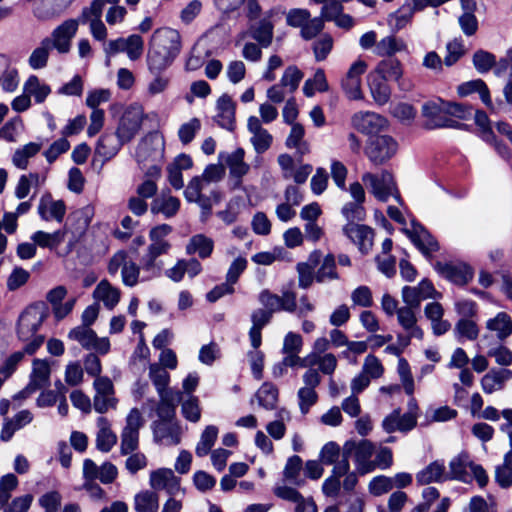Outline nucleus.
Wrapping results in <instances>:
<instances>
[{
	"mask_svg": "<svg viewBox=\"0 0 512 512\" xmlns=\"http://www.w3.org/2000/svg\"><path fill=\"white\" fill-rule=\"evenodd\" d=\"M181 50V37L177 30L161 28L154 31L147 53L149 72H163L169 68Z\"/></svg>",
	"mask_w": 512,
	"mask_h": 512,
	"instance_id": "1",
	"label": "nucleus"
},
{
	"mask_svg": "<svg viewBox=\"0 0 512 512\" xmlns=\"http://www.w3.org/2000/svg\"><path fill=\"white\" fill-rule=\"evenodd\" d=\"M464 110L461 105L444 102L441 99L431 100L423 104L422 115L427 129L454 128L458 122L451 118H461Z\"/></svg>",
	"mask_w": 512,
	"mask_h": 512,
	"instance_id": "2",
	"label": "nucleus"
},
{
	"mask_svg": "<svg viewBox=\"0 0 512 512\" xmlns=\"http://www.w3.org/2000/svg\"><path fill=\"white\" fill-rule=\"evenodd\" d=\"M47 317V311L41 306H30L23 311L18 321V336L23 341L32 339L25 352L33 354L43 343V336H35L36 331Z\"/></svg>",
	"mask_w": 512,
	"mask_h": 512,
	"instance_id": "3",
	"label": "nucleus"
},
{
	"mask_svg": "<svg viewBox=\"0 0 512 512\" xmlns=\"http://www.w3.org/2000/svg\"><path fill=\"white\" fill-rule=\"evenodd\" d=\"M375 452V446L369 440L347 441L343 445L342 455L340 460L349 462V458L354 454V462L356 470L359 474L365 475L375 470V463L372 456Z\"/></svg>",
	"mask_w": 512,
	"mask_h": 512,
	"instance_id": "4",
	"label": "nucleus"
},
{
	"mask_svg": "<svg viewBox=\"0 0 512 512\" xmlns=\"http://www.w3.org/2000/svg\"><path fill=\"white\" fill-rule=\"evenodd\" d=\"M361 179L379 201L386 202L393 196L400 204L402 203L393 176L387 170L380 174L364 173Z\"/></svg>",
	"mask_w": 512,
	"mask_h": 512,
	"instance_id": "5",
	"label": "nucleus"
},
{
	"mask_svg": "<svg viewBox=\"0 0 512 512\" xmlns=\"http://www.w3.org/2000/svg\"><path fill=\"white\" fill-rule=\"evenodd\" d=\"M397 141L390 135L372 136L365 145V155L374 165H382L396 155Z\"/></svg>",
	"mask_w": 512,
	"mask_h": 512,
	"instance_id": "6",
	"label": "nucleus"
},
{
	"mask_svg": "<svg viewBox=\"0 0 512 512\" xmlns=\"http://www.w3.org/2000/svg\"><path fill=\"white\" fill-rule=\"evenodd\" d=\"M107 270L111 276H115L121 270L122 283L127 287H134L139 282L140 266L124 250L113 254L109 260Z\"/></svg>",
	"mask_w": 512,
	"mask_h": 512,
	"instance_id": "7",
	"label": "nucleus"
},
{
	"mask_svg": "<svg viewBox=\"0 0 512 512\" xmlns=\"http://www.w3.org/2000/svg\"><path fill=\"white\" fill-rule=\"evenodd\" d=\"M164 139L158 132L146 134L138 143L135 158L140 165L160 162L164 155Z\"/></svg>",
	"mask_w": 512,
	"mask_h": 512,
	"instance_id": "8",
	"label": "nucleus"
},
{
	"mask_svg": "<svg viewBox=\"0 0 512 512\" xmlns=\"http://www.w3.org/2000/svg\"><path fill=\"white\" fill-rule=\"evenodd\" d=\"M79 25V18L66 19L53 29L49 37L44 39H48L49 45L59 54H67L71 50L72 40L77 34Z\"/></svg>",
	"mask_w": 512,
	"mask_h": 512,
	"instance_id": "9",
	"label": "nucleus"
},
{
	"mask_svg": "<svg viewBox=\"0 0 512 512\" xmlns=\"http://www.w3.org/2000/svg\"><path fill=\"white\" fill-rule=\"evenodd\" d=\"M103 10V0H92L89 6L82 9L78 17L80 24H89L90 33L97 41H105L107 38V28L101 20Z\"/></svg>",
	"mask_w": 512,
	"mask_h": 512,
	"instance_id": "10",
	"label": "nucleus"
},
{
	"mask_svg": "<svg viewBox=\"0 0 512 512\" xmlns=\"http://www.w3.org/2000/svg\"><path fill=\"white\" fill-rule=\"evenodd\" d=\"M68 338L78 342L86 350H95L101 355L110 351V341L107 337H98L96 332L86 325L71 329Z\"/></svg>",
	"mask_w": 512,
	"mask_h": 512,
	"instance_id": "11",
	"label": "nucleus"
},
{
	"mask_svg": "<svg viewBox=\"0 0 512 512\" xmlns=\"http://www.w3.org/2000/svg\"><path fill=\"white\" fill-rule=\"evenodd\" d=\"M93 387L95 389L93 408L96 412L104 414L110 409H116L118 400L115 397L114 385L110 378L97 377Z\"/></svg>",
	"mask_w": 512,
	"mask_h": 512,
	"instance_id": "12",
	"label": "nucleus"
},
{
	"mask_svg": "<svg viewBox=\"0 0 512 512\" xmlns=\"http://www.w3.org/2000/svg\"><path fill=\"white\" fill-rule=\"evenodd\" d=\"M143 119V112L138 107L130 106L124 111L116 129V135L121 142L126 144L135 138L142 127Z\"/></svg>",
	"mask_w": 512,
	"mask_h": 512,
	"instance_id": "13",
	"label": "nucleus"
},
{
	"mask_svg": "<svg viewBox=\"0 0 512 512\" xmlns=\"http://www.w3.org/2000/svg\"><path fill=\"white\" fill-rule=\"evenodd\" d=\"M258 299L264 311H269L271 315L278 311L296 312V293L293 291H283L279 296L265 289L260 292Z\"/></svg>",
	"mask_w": 512,
	"mask_h": 512,
	"instance_id": "14",
	"label": "nucleus"
},
{
	"mask_svg": "<svg viewBox=\"0 0 512 512\" xmlns=\"http://www.w3.org/2000/svg\"><path fill=\"white\" fill-rule=\"evenodd\" d=\"M204 189L202 186H199L197 179H191L184 190V197L188 202L197 203L202 209V215L208 217L213 204L220 202L221 193L216 189H212L210 195H205L202 193Z\"/></svg>",
	"mask_w": 512,
	"mask_h": 512,
	"instance_id": "15",
	"label": "nucleus"
},
{
	"mask_svg": "<svg viewBox=\"0 0 512 512\" xmlns=\"http://www.w3.org/2000/svg\"><path fill=\"white\" fill-rule=\"evenodd\" d=\"M352 125L363 134L378 136V133L388 129V120L375 112H357L352 117Z\"/></svg>",
	"mask_w": 512,
	"mask_h": 512,
	"instance_id": "16",
	"label": "nucleus"
},
{
	"mask_svg": "<svg viewBox=\"0 0 512 512\" xmlns=\"http://www.w3.org/2000/svg\"><path fill=\"white\" fill-rule=\"evenodd\" d=\"M94 214L95 208L91 204L73 211L68 216L67 223L63 230H66V233H72L74 240H78L87 231Z\"/></svg>",
	"mask_w": 512,
	"mask_h": 512,
	"instance_id": "17",
	"label": "nucleus"
},
{
	"mask_svg": "<svg viewBox=\"0 0 512 512\" xmlns=\"http://www.w3.org/2000/svg\"><path fill=\"white\" fill-rule=\"evenodd\" d=\"M403 232L426 257L439 249L436 239L419 223L412 221V227L404 228Z\"/></svg>",
	"mask_w": 512,
	"mask_h": 512,
	"instance_id": "18",
	"label": "nucleus"
},
{
	"mask_svg": "<svg viewBox=\"0 0 512 512\" xmlns=\"http://www.w3.org/2000/svg\"><path fill=\"white\" fill-rule=\"evenodd\" d=\"M69 7L66 0H38L33 4L32 15L40 22L51 21L62 16Z\"/></svg>",
	"mask_w": 512,
	"mask_h": 512,
	"instance_id": "19",
	"label": "nucleus"
},
{
	"mask_svg": "<svg viewBox=\"0 0 512 512\" xmlns=\"http://www.w3.org/2000/svg\"><path fill=\"white\" fill-rule=\"evenodd\" d=\"M149 483L154 490H165L170 496H176L182 491L180 479L169 468L152 471Z\"/></svg>",
	"mask_w": 512,
	"mask_h": 512,
	"instance_id": "20",
	"label": "nucleus"
},
{
	"mask_svg": "<svg viewBox=\"0 0 512 512\" xmlns=\"http://www.w3.org/2000/svg\"><path fill=\"white\" fill-rule=\"evenodd\" d=\"M343 233L358 246L362 253H368L373 245L374 232L366 226L358 223H347L343 227Z\"/></svg>",
	"mask_w": 512,
	"mask_h": 512,
	"instance_id": "21",
	"label": "nucleus"
},
{
	"mask_svg": "<svg viewBox=\"0 0 512 512\" xmlns=\"http://www.w3.org/2000/svg\"><path fill=\"white\" fill-rule=\"evenodd\" d=\"M153 434L156 442L177 445L181 440V427L174 420H158L153 424Z\"/></svg>",
	"mask_w": 512,
	"mask_h": 512,
	"instance_id": "22",
	"label": "nucleus"
},
{
	"mask_svg": "<svg viewBox=\"0 0 512 512\" xmlns=\"http://www.w3.org/2000/svg\"><path fill=\"white\" fill-rule=\"evenodd\" d=\"M435 270L444 278L457 285H464L472 279L470 267L464 263L437 262Z\"/></svg>",
	"mask_w": 512,
	"mask_h": 512,
	"instance_id": "23",
	"label": "nucleus"
},
{
	"mask_svg": "<svg viewBox=\"0 0 512 512\" xmlns=\"http://www.w3.org/2000/svg\"><path fill=\"white\" fill-rule=\"evenodd\" d=\"M38 214L45 221L61 223L66 214V205L63 200H54L51 194L46 193L40 198Z\"/></svg>",
	"mask_w": 512,
	"mask_h": 512,
	"instance_id": "24",
	"label": "nucleus"
},
{
	"mask_svg": "<svg viewBox=\"0 0 512 512\" xmlns=\"http://www.w3.org/2000/svg\"><path fill=\"white\" fill-rule=\"evenodd\" d=\"M248 131L252 134L251 143L258 154L267 151L271 144L272 135L262 127L261 120L256 116H250L247 122Z\"/></svg>",
	"mask_w": 512,
	"mask_h": 512,
	"instance_id": "25",
	"label": "nucleus"
},
{
	"mask_svg": "<svg viewBox=\"0 0 512 512\" xmlns=\"http://www.w3.org/2000/svg\"><path fill=\"white\" fill-rule=\"evenodd\" d=\"M172 232V227L168 224H160L153 227L149 232L151 243L147 248V252L158 258L167 254L171 248V244L165 240V237Z\"/></svg>",
	"mask_w": 512,
	"mask_h": 512,
	"instance_id": "26",
	"label": "nucleus"
},
{
	"mask_svg": "<svg viewBox=\"0 0 512 512\" xmlns=\"http://www.w3.org/2000/svg\"><path fill=\"white\" fill-rule=\"evenodd\" d=\"M422 10L424 8H417L415 2L406 1L398 10L389 14L388 25L394 32H398L412 21L415 12Z\"/></svg>",
	"mask_w": 512,
	"mask_h": 512,
	"instance_id": "27",
	"label": "nucleus"
},
{
	"mask_svg": "<svg viewBox=\"0 0 512 512\" xmlns=\"http://www.w3.org/2000/svg\"><path fill=\"white\" fill-rule=\"evenodd\" d=\"M215 120L219 126L233 130L235 124V105L231 97L224 94L217 100Z\"/></svg>",
	"mask_w": 512,
	"mask_h": 512,
	"instance_id": "28",
	"label": "nucleus"
},
{
	"mask_svg": "<svg viewBox=\"0 0 512 512\" xmlns=\"http://www.w3.org/2000/svg\"><path fill=\"white\" fill-rule=\"evenodd\" d=\"M349 468L350 463L346 460H340L335 464V466H333L331 475L326 478L322 484V492L325 496H338L341 489L340 478L343 477L345 473H347Z\"/></svg>",
	"mask_w": 512,
	"mask_h": 512,
	"instance_id": "29",
	"label": "nucleus"
},
{
	"mask_svg": "<svg viewBox=\"0 0 512 512\" xmlns=\"http://www.w3.org/2000/svg\"><path fill=\"white\" fill-rule=\"evenodd\" d=\"M180 205L177 197L162 193L153 199L150 211L154 215L162 214L165 218H172L178 213Z\"/></svg>",
	"mask_w": 512,
	"mask_h": 512,
	"instance_id": "30",
	"label": "nucleus"
},
{
	"mask_svg": "<svg viewBox=\"0 0 512 512\" xmlns=\"http://www.w3.org/2000/svg\"><path fill=\"white\" fill-rule=\"evenodd\" d=\"M272 315L262 308L254 310L251 314L252 326L249 330V339L253 348H259L262 343V329L271 321Z\"/></svg>",
	"mask_w": 512,
	"mask_h": 512,
	"instance_id": "31",
	"label": "nucleus"
},
{
	"mask_svg": "<svg viewBox=\"0 0 512 512\" xmlns=\"http://www.w3.org/2000/svg\"><path fill=\"white\" fill-rule=\"evenodd\" d=\"M473 463L466 453H461L452 458L449 463L448 479H455L464 483L471 482L470 469Z\"/></svg>",
	"mask_w": 512,
	"mask_h": 512,
	"instance_id": "32",
	"label": "nucleus"
},
{
	"mask_svg": "<svg viewBox=\"0 0 512 512\" xmlns=\"http://www.w3.org/2000/svg\"><path fill=\"white\" fill-rule=\"evenodd\" d=\"M121 297L120 290L111 285V283L104 279L101 280L93 291V298L97 301L103 302L108 310L114 309L119 303Z\"/></svg>",
	"mask_w": 512,
	"mask_h": 512,
	"instance_id": "33",
	"label": "nucleus"
},
{
	"mask_svg": "<svg viewBox=\"0 0 512 512\" xmlns=\"http://www.w3.org/2000/svg\"><path fill=\"white\" fill-rule=\"evenodd\" d=\"M96 448L104 453L109 452L117 442L116 434L111 430V424L106 417L97 419Z\"/></svg>",
	"mask_w": 512,
	"mask_h": 512,
	"instance_id": "34",
	"label": "nucleus"
},
{
	"mask_svg": "<svg viewBox=\"0 0 512 512\" xmlns=\"http://www.w3.org/2000/svg\"><path fill=\"white\" fill-rule=\"evenodd\" d=\"M407 50L406 42L395 35H387L377 42L373 54L379 57L392 58L393 55Z\"/></svg>",
	"mask_w": 512,
	"mask_h": 512,
	"instance_id": "35",
	"label": "nucleus"
},
{
	"mask_svg": "<svg viewBox=\"0 0 512 512\" xmlns=\"http://www.w3.org/2000/svg\"><path fill=\"white\" fill-rule=\"evenodd\" d=\"M486 329L494 332L497 339L503 342L512 335V318L506 312H499L487 320Z\"/></svg>",
	"mask_w": 512,
	"mask_h": 512,
	"instance_id": "36",
	"label": "nucleus"
},
{
	"mask_svg": "<svg viewBox=\"0 0 512 512\" xmlns=\"http://www.w3.org/2000/svg\"><path fill=\"white\" fill-rule=\"evenodd\" d=\"M245 151L237 148L226 158V164L232 178L236 179V185H240L242 178L249 172L250 166L244 161Z\"/></svg>",
	"mask_w": 512,
	"mask_h": 512,
	"instance_id": "37",
	"label": "nucleus"
},
{
	"mask_svg": "<svg viewBox=\"0 0 512 512\" xmlns=\"http://www.w3.org/2000/svg\"><path fill=\"white\" fill-rule=\"evenodd\" d=\"M124 145L115 134H103L98 140L95 152L104 161L113 158Z\"/></svg>",
	"mask_w": 512,
	"mask_h": 512,
	"instance_id": "38",
	"label": "nucleus"
},
{
	"mask_svg": "<svg viewBox=\"0 0 512 512\" xmlns=\"http://www.w3.org/2000/svg\"><path fill=\"white\" fill-rule=\"evenodd\" d=\"M273 29L272 22L268 18H263L250 26L249 33L262 48H267L272 43Z\"/></svg>",
	"mask_w": 512,
	"mask_h": 512,
	"instance_id": "39",
	"label": "nucleus"
},
{
	"mask_svg": "<svg viewBox=\"0 0 512 512\" xmlns=\"http://www.w3.org/2000/svg\"><path fill=\"white\" fill-rule=\"evenodd\" d=\"M214 249V241L204 234L192 236L186 246L188 255L197 254L201 259L208 258Z\"/></svg>",
	"mask_w": 512,
	"mask_h": 512,
	"instance_id": "40",
	"label": "nucleus"
},
{
	"mask_svg": "<svg viewBox=\"0 0 512 512\" xmlns=\"http://www.w3.org/2000/svg\"><path fill=\"white\" fill-rule=\"evenodd\" d=\"M416 308L412 307H401L397 310V319L399 324L402 326L404 330L409 333L410 336L422 339L423 338V331L420 327L417 326V319L415 316V310Z\"/></svg>",
	"mask_w": 512,
	"mask_h": 512,
	"instance_id": "41",
	"label": "nucleus"
},
{
	"mask_svg": "<svg viewBox=\"0 0 512 512\" xmlns=\"http://www.w3.org/2000/svg\"><path fill=\"white\" fill-rule=\"evenodd\" d=\"M373 73L386 81H399L403 70L399 60L386 58L377 64Z\"/></svg>",
	"mask_w": 512,
	"mask_h": 512,
	"instance_id": "42",
	"label": "nucleus"
},
{
	"mask_svg": "<svg viewBox=\"0 0 512 512\" xmlns=\"http://www.w3.org/2000/svg\"><path fill=\"white\" fill-rule=\"evenodd\" d=\"M0 67L4 68V72L0 77V85L5 92H14L19 85V76L16 68L10 67L9 58L0 54Z\"/></svg>",
	"mask_w": 512,
	"mask_h": 512,
	"instance_id": "43",
	"label": "nucleus"
},
{
	"mask_svg": "<svg viewBox=\"0 0 512 512\" xmlns=\"http://www.w3.org/2000/svg\"><path fill=\"white\" fill-rule=\"evenodd\" d=\"M368 83L374 101L379 105L386 104L391 94L387 81L371 73L368 76Z\"/></svg>",
	"mask_w": 512,
	"mask_h": 512,
	"instance_id": "44",
	"label": "nucleus"
},
{
	"mask_svg": "<svg viewBox=\"0 0 512 512\" xmlns=\"http://www.w3.org/2000/svg\"><path fill=\"white\" fill-rule=\"evenodd\" d=\"M66 235V230H57L53 233L44 232L42 230L36 231L31 236V240L41 248H48L53 250L63 243Z\"/></svg>",
	"mask_w": 512,
	"mask_h": 512,
	"instance_id": "45",
	"label": "nucleus"
},
{
	"mask_svg": "<svg viewBox=\"0 0 512 512\" xmlns=\"http://www.w3.org/2000/svg\"><path fill=\"white\" fill-rule=\"evenodd\" d=\"M481 388L484 393L492 394L501 391L505 387V378L503 368H493L489 370L480 380Z\"/></svg>",
	"mask_w": 512,
	"mask_h": 512,
	"instance_id": "46",
	"label": "nucleus"
},
{
	"mask_svg": "<svg viewBox=\"0 0 512 512\" xmlns=\"http://www.w3.org/2000/svg\"><path fill=\"white\" fill-rule=\"evenodd\" d=\"M448 479L443 462L435 461L417 474V481L426 485Z\"/></svg>",
	"mask_w": 512,
	"mask_h": 512,
	"instance_id": "47",
	"label": "nucleus"
},
{
	"mask_svg": "<svg viewBox=\"0 0 512 512\" xmlns=\"http://www.w3.org/2000/svg\"><path fill=\"white\" fill-rule=\"evenodd\" d=\"M278 388L270 383L265 382L257 390L255 397L258 404L266 410H273L278 401Z\"/></svg>",
	"mask_w": 512,
	"mask_h": 512,
	"instance_id": "48",
	"label": "nucleus"
},
{
	"mask_svg": "<svg viewBox=\"0 0 512 512\" xmlns=\"http://www.w3.org/2000/svg\"><path fill=\"white\" fill-rule=\"evenodd\" d=\"M50 379V366L46 360L35 359L29 383L37 390L46 386Z\"/></svg>",
	"mask_w": 512,
	"mask_h": 512,
	"instance_id": "49",
	"label": "nucleus"
},
{
	"mask_svg": "<svg viewBox=\"0 0 512 512\" xmlns=\"http://www.w3.org/2000/svg\"><path fill=\"white\" fill-rule=\"evenodd\" d=\"M23 91L30 97L33 96L35 102L37 103L44 102L48 95L51 93L50 87L47 84L42 83L40 79L35 75H31L26 80L23 86Z\"/></svg>",
	"mask_w": 512,
	"mask_h": 512,
	"instance_id": "50",
	"label": "nucleus"
},
{
	"mask_svg": "<svg viewBox=\"0 0 512 512\" xmlns=\"http://www.w3.org/2000/svg\"><path fill=\"white\" fill-rule=\"evenodd\" d=\"M474 92L479 93L480 99L482 100V102L485 105L491 106L490 92H489V89H488L486 83L483 80L476 79V80L468 81V82L461 84L458 87V93L461 96H467Z\"/></svg>",
	"mask_w": 512,
	"mask_h": 512,
	"instance_id": "51",
	"label": "nucleus"
},
{
	"mask_svg": "<svg viewBox=\"0 0 512 512\" xmlns=\"http://www.w3.org/2000/svg\"><path fill=\"white\" fill-rule=\"evenodd\" d=\"M305 130L304 127L295 123L291 125L290 133L286 139V146L290 149H296L297 153L304 155L309 151V145L304 141Z\"/></svg>",
	"mask_w": 512,
	"mask_h": 512,
	"instance_id": "52",
	"label": "nucleus"
},
{
	"mask_svg": "<svg viewBox=\"0 0 512 512\" xmlns=\"http://www.w3.org/2000/svg\"><path fill=\"white\" fill-rule=\"evenodd\" d=\"M136 512H157L159 508L158 495L153 491H141L134 497Z\"/></svg>",
	"mask_w": 512,
	"mask_h": 512,
	"instance_id": "53",
	"label": "nucleus"
},
{
	"mask_svg": "<svg viewBox=\"0 0 512 512\" xmlns=\"http://www.w3.org/2000/svg\"><path fill=\"white\" fill-rule=\"evenodd\" d=\"M302 468V459L297 455L291 456L288 458L283 470L284 479L296 486L304 485L305 480L300 477Z\"/></svg>",
	"mask_w": 512,
	"mask_h": 512,
	"instance_id": "54",
	"label": "nucleus"
},
{
	"mask_svg": "<svg viewBox=\"0 0 512 512\" xmlns=\"http://www.w3.org/2000/svg\"><path fill=\"white\" fill-rule=\"evenodd\" d=\"M41 149V145L30 142L23 147L17 149L12 156V163L19 169H26L29 159L34 157Z\"/></svg>",
	"mask_w": 512,
	"mask_h": 512,
	"instance_id": "55",
	"label": "nucleus"
},
{
	"mask_svg": "<svg viewBox=\"0 0 512 512\" xmlns=\"http://www.w3.org/2000/svg\"><path fill=\"white\" fill-rule=\"evenodd\" d=\"M52 47L49 45L48 39H42L40 45L36 47L29 56V66L34 69H42L47 65L49 53Z\"/></svg>",
	"mask_w": 512,
	"mask_h": 512,
	"instance_id": "56",
	"label": "nucleus"
},
{
	"mask_svg": "<svg viewBox=\"0 0 512 512\" xmlns=\"http://www.w3.org/2000/svg\"><path fill=\"white\" fill-rule=\"evenodd\" d=\"M224 176L225 168L223 165L209 164L206 166L201 176H195L192 179H197L199 186L206 189L208 185L220 182Z\"/></svg>",
	"mask_w": 512,
	"mask_h": 512,
	"instance_id": "57",
	"label": "nucleus"
},
{
	"mask_svg": "<svg viewBox=\"0 0 512 512\" xmlns=\"http://www.w3.org/2000/svg\"><path fill=\"white\" fill-rule=\"evenodd\" d=\"M218 436V428L214 425L207 426L201 434L200 440L197 443L195 453L199 457L206 456L213 447Z\"/></svg>",
	"mask_w": 512,
	"mask_h": 512,
	"instance_id": "58",
	"label": "nucleus"
},
{
	"mask_svg": "<svg viewBox=\"0 0 512 512\" xmlns=\"http://www.w3.org/2000/svg\"><path fill=\"white\" fill-rule=\"evenodd\" d=\"M327 90L328 83L322 69H317L313 78L307 79L303 86V92L307 97H312L316 91L325 92Z\"/></svg>",
	"mask_w": 512,
	"mask_h": 512,
	"instance_id": "59",
	"label": "nucleus"
},
{
	"mask_svg": "<svg viewBox=\"0 0 512 512\" xmlns=\"http://www.w3.org/2000/svg\"><path fill=\"white\" fill-rule=\"evenodd\" d=\"M307 359L309 360V366L317 365L319 370L326 375H332L337 367V358L332 353L319 356L309 355Z\"/></svg>",
	"mask_w": 512,
	"mask_h": 512,
	"instance_id": "60",
	"label": "nucleus"
},
{
	"mask_svg": "<svg viewBox=\"0 0 512 512\" xmlns=\"http://www.w3.org/2000/svg\"><path fill=\"white\" fill-rule=\"evenodd\" d=\"M338 279L336 272L335 257L333 254H328L324 257L323 262L315 274V280L319 283H323L327 280Z\"/></svg>",
	"mask_w": 512,
	"mask_h": 512,
	"instance_id": "61",
	"label": "nucleus"
},
{
	"mask_svg": "<svg viewBox=\"0 0 512 512\" xmlns=\"http://www.w3.org/2000/svg\"><path fill=\"white\" fill-rule=\"evenodd\" d=\"M303 78V73L294 65L288 66L280 80V84L289 93H294Z\"/></svg>",
	"mask_w": 512,
	"mask_h": 512,
	"instance_id": "62",
	"label": "nucleus"
},
{
	"mask_svg": "<svg viewBox=\"0 0 512 512\" xmlns=\"http://www.w3.org/2000/svg\"><path fill=\"white\" fill-rule=\"evenodd\" d=\"M202 124L200 119L191 118L189 121L180 125L178 129V138L183 145L191 143L197 133L201 130Z\"/></svg>",
	"mask_w": 512,
	"mask_h": 512,
	"instance_id": "63",
	"label": "nucleus"
},
{
	"mask_svg": "<svg viewBox=\"0 0 512 512\" xmlns=\"http://www.w3.org/2000/svg\"><path fill=\"white\" fill-rule=\"evenodd\" d=\"M454 332L459 341L462 339L475 340L479 335L477 324L471 319H460L456 325Z\"/></svg>",
	"mask_w": 512,
	"mask_h": 512,
	"instance_id": "64",
	"label": "nucleus"
}]
</instances>
